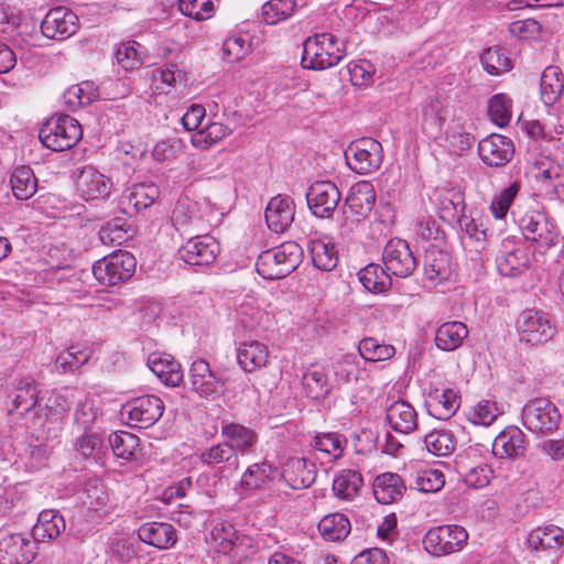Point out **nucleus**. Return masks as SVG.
Masks as SVG:
<instances>
[{
	"label": "nucleus",
	"instance_id": "f257e3e1",
	"mask_svg": "<svg viewBox=\"0 0 564 564\" xmlns=\"http://www.w3.org/2000/svg\"><path fill=\"white\" fill-rule=\"evenodd\" d=\"M303 258V249L295 241H285L262 251L256 262L257 272L265 280L283 279L293 272Z\"/></svg>",
	"mask_w": 564,
	"mask_h": 564
},
{
	"label": "nucleus",
	"instance_id": "f03ea898",
	"mask_svg": "<svg viewBox=\"0 0 564 564\" xmlns=\"http://www.w3.org/2000/svg\"><path fill=\"white\" fill-rule=\"evenodd\" d=\"M346 55L344 42L332 33H318L304 42L302 65L323 70L336 66Z\"/></svg>",
	"mask_w": 564,
	"mask_h": 564
},
{
	"label": "nucleus",
	"instance_id": "7ed1b4c3",
	"mask_svg": "<svg viewBox=\"0 0 564 564\" xmlns=\"http://www.w3.org/2000/svg\"><path fill=\"white\" fill-rule=\"evenodd\" d=\"M83 135L82 127L68 115L51 117L40 129L41 143L53 151L59 152L73 148Z\"/></svg>",
	"mask_w": 564,
	"mask_h": 564
},
{
	"label": "nucleus",
	"instance_id": "20e7f679",
	"mask_svg": "<svg viewBox=\"0 0 564 564\" xmlns=\"http://www.w3.org/2000/svg\"><path fill=\"white\" fill-rule=\"evenodd\" d=\"M468 536L465 528L458 524H443L427 530L422 543L429 554L440 557L462 551Z\"/></svg>",
	"mask_w": 564,
	"mask_h": 564
},
{
	"label": "nucleus",
	"instance_id": "39448f33",
	"mask_svg": "<svg viewBox=\"0 0 564 564\" xmlns=\"http://www.w3.org/2000/svg\"><path fill=\"white\" fill-rule=\"evenodd\" d=\"M519 228L525 240L544 250L555 247L561 236L555 223L546 214L535 210L525 213L519 219Z\"/></svg>",
	"mask_w": 564,
	"mask_h": 564
},
{
	"label": "nucleus",
	"instance_id": "423d86ee",
	"mask_svg": "<svg viewBox=\"0 0 564 564\" xmlns=\"http://www.w3.org/2000/svg\"><path fill=\"white\" fill-rule=\"evenodd\" d=\"M135 271V259L128 251H115L93 265L95 278L104 285H117L130 279Z\"/></svg>",
	"mask_w": 564,
	"mask_h": 564
},
{
	"label": "nucleus",
	"instance_id": "0eeeda50",
	"mask_svg": "<svg viewBox=\"0 0 564 564\" xmlns=\"http://www.w3.org/2000/svg\"><path fill=\"white\" fill-rule=\"evenodd\" d=\"M164 412L163 401L153 394L128 401L120 411L121 419L131 427L148 429L154 425Z\"/></svg>",
	"mask_w": 564,
	"mask_h": 564
},
{
	"label": "nucleus",
	"instance_id": "6e6552de",
	"mask_svg": "<svg viewBox=\"0 0 564 564\" xmlns=\"http://www.w3.org/2000/svg\"><path fill=\"white\" fill-rule=\"evenodd\" d=\"M522 423L532 433L546 434L557 429L561 414L545 398L530 400L522 409Z\"/></svg>",
	"mask_w": 564,
	"mask_h": 564
},
{
	"label": "nucleus",
	"instance_id": "1a4fd4ad",
	"mask_svg": "<svg viewBox=\"0 0 564 564\" xmlns=\"http://www.w3.org/2000/svg\"><path fill=\"white\" fill-rule=\"evenodd\" d=\"M229 377L212 371L209 364L204 359H196L189 368L191 389L200 398L216 400L226 390Z\"/></svg>",
	"mask_w": 564,
	"mask_h": 564
},
{
	"label": "nucleus",
	"instance_id": "9d476101",
	"mask_svg": "<svg viewBox=\"0 0 564 564\" xmlns=\"http://www.w3.org/2000/svg\"><path fill=\"white\" fill-rule=\"evenodd\" d=\"M349 167L358 174L377 171L382 162V145L372 138H362L349 144L345 151Z\"/></svg>",
	"mask_w": 564,
	"mask_h": 564
},
{
	"label": "nucleus",
	"instance_id": "9b49d317",
	"mask_svg": "<svg viewBox=\"0 0 564 564\" xmlns=\"http://www.w3.org/2000/svg\"><path fill=\"white\" fill-rule=\"evenodd\" d=\"M517 328L521 340L534 346L547 343L556 332L549 314L536 310L523 311L517 321Z\"/></svg>",
	"mask_w": 564,
	"mask_h": 564
},
{
	"label": "nucleus",
	"instance_id": "f8f14e48",
	"mask_svg": "<svg viewBox=\"0 0 564 564\" xmlns=\"http://www.w3.org/2000/svg\"><path fill=\"white\" fill-rule=\"evenodd\" d=\"M533 254L522 241L505 239L496 258L499 273L505 276H518L529 270Z\"/></svg>",
	"mask_w": 564,
	"mask_h": 564
},
{
	"label": "nucleus",
	"instance_id": "ddd939ff",
	"mask_svg": "<svg viewBox=\"0 0 564 564\" xmlns=\"http://www.w3.org/2000/svg\"><path fill=\"white\" fill-rule=\"evenodd\" d=\"M382 261L386 269L395 276L408 278L417 267V260L408 241L393 238L383 248Z\"/></svg>",
	"mask_w": 564,
	"mask_h": 564
},
{
	"label": "nucleus",
	"instance_id": "4468645a",
	"mask_svg": "<svg viewBox=\"0 0 564 564\" xmlns=\"http://www.w3.org/2000/svg\"><path fill=\"white\" fill-rule=\"evenodd\" d=\"M37 554L29 533H10L0 539V564H29Z\"/></svg>",
	"mask_w": 564,
	"mask_h": 564
},
{
	"label": "nucleus",
	"instance_id": "2eb2a0df",
	"mask_svg": "<svg viewBox=\"0 0 564 564\" xmlns=\"http://www.w3.org/2000/svg\"><path fill=\"white\" fill-rule=\"evenodd\" d=\"M458 227L460 243L465 249L480 252L487 246L488 228L481 212L470 209L455 223Z\"/></svg>",
	"mask_w": 564,
	"mask_h": 564
},
{
	"label": "nucleus",
	"instance_id": "dca6fc26",
	"mask_svg": "<svg viewBox=\"0 0 564 564\" xmlns=\"http://www.w3.org/2000/svg\"><path fill=\"white\" fill-rule=\"evenodd\" d=\"M219 251V243L214 237L202 235L189 238L178 249V256L188 265H209Z\"/></svg>",
	"mask_w": 564,
	"mask_h": 564
},
{
	"label": "nucleus",
	"instance_id": "f3484780",
	"mask_svg": "<svg viewBox=\"0 0 564 564\" xmlns=\"http://www.w3.org/2000/svg\"><path fill=\"white\" fill-rule=\"evenodd\" d=\"M113 183L110 177L93 165L83 166L76 177V189L85 200L104 199L109 196Z\"/></svg>",
	"mask_w": 564,
	"mask_h": 564
},
{
	"label": "nucleus",
	"instance_id": "a211bd4d",
	"mask_svg": "<svg viewBox=\"0 0 564 564\" xmlns=\"http://www.w3.org/2000/svg\"><path fill=\"white\" fill-rule=\"evenodd\" d=\"M306 199L315 216L330 217L340 202V192L330 181L315 182L308 187Z\"/></svg>",
	"mask_w": 564,
	"mask_h": 564
},
{
	"label": "nucleus",
	"instance_id": "6ab92c4d",
	"mask_svg": "<svg viewBox=\"0 0 564 564\" xmlns=\"http://www.w3.org/2000/svg\"><path fill=\"white\" fill-rule=\"evenodd\" d=\"M199 460L203 465L225 477L239 468V456L225 441L203 449L199 454Z\"/></svg>",
	"mask_w": 564,
	"mask_h": 564
},
{
	"label": "nucleus",
	"instance_id": "aec40b11",
	"mask_svg": "<svg viewBox=\"0 0 564 564\" xmlns=\"http://www.w3.org/2000/svg\"><path fill=\"white\" fill-rule=\"evenodd\" d=\"M478 153L486 165L500 167L511 161L514 147L511 139L492 133L479 141Z\"/></svg>",
	"mask_w": 564,
	"mask_h": 564
},
{
	"label": "nucleus",
	"instance_id": "412c9836",
	"mask_svg": "<svg viewBox=\"0 0 564 564\" xmlns=\"http://www.w3.org/2000/svg\"><path fill=\"white\" fill-rule=\"evenodd\" d=\"M77 15L65 9H51L41 23L42 34L52 40H64L75 34L77 30Z\"/></svg>",
	"mask_w": 564,
	"mask_h": 564
},
{
	"label": "nucleus",
	"instance_id": "4be33fe9",
	"mask_svg": "<svg viewBox=\"0 0 564 564\" xmlns=\"http://www.w3.org/2000/svg\"><path fill=\"white\" fill-rule=\"evenodd\" d=\"M295 204L288 195L272 197L265 208L264 217L270 230L282 234L294 221Z\"/></svg>",
	"mask_w": 564,
	"mask_h": 564
},
{
	"label": "nucleus",
	"instance_id": "5701e85b",
	"mask_svg": "<svg viewBox=\"0 0 564 564\" xmlns=\"http://www.w3.org/2000/svg\"><path fill=\"white\" fill-rule=\"evenodd\" d=\"M425 403L431 415L447 420L459 409L460 397L455 389L431 386Z\"/></svg>",
	"mask_w": 564,
	"mask_h": 564
},
{
	"label": "nucleus",
	"instance_id": "b1692460",
	"mask_svg": "<svg viewBox=\"0 0 564 564\" xmlns=\"http://www.w3.org/2000/svg\"><path fill=\"white\" fill-rule=\"evenodd\" d=\"M160 195L159 187L151 183H139L127 188L119 198V206L127 215L150 207Z\"/></svg>",
	"mask_w": 564,
	"mask_h": 564
},
{
	"label": "nucleus",
	"instance_id": "393cba45",
	"mask_svg": "<svg viewBox=\"0 0 564 564\" xmlns=\"http://www.w3.org/2000/svg\"><path fill=\"white\" fill-rule=\"evenodd\" d=\"M525 453V435L516 427L509 426L501 431L492 443V454L497 458L517 459Z\"/></svg>",
	"mask_w": 564,
	"mask_h": 564
},
{
	"label": "nucleus",
	"instance_id": "a878e982",
	"mask_svg": "<svg viewBox=\"0 0 564 564\" xmlns=\"http://www.w3.org/2000/svg\"><path fill=\"white\" fill-rule=\"evenodd\" d=\"M220 432L225 442L236 451L238 456L254 452L258 435L253 430L238 423L223 421Z\"/></svg>",
	"mask_w": 564,
	"mask_h": 564
},
{
	"label": "nucleus",
	"instance_id": "bb28decb",
	"mask_svg": "<svg viewBox=\"0 0 564 564\" xmlns=\"http://www.w3.org/2000/svg\"><path fill=\"white\" fill-rule=\"evenodd\" d=\"M525 544L532 552L555 553L564 545V530L554 524L538 527L530 531Z\"/></svg>",
	"mask_w": 564,
	"mask_h": 564
},
{
	"label": "nucleus",
	"instance_id": "cd10ccee",
	"mask_svg": "<svg viewBox=\"0 0 564 564\" xmlns=\"http://www.w3.org/2000/svg\"><path fill=\"white\" fill-rule=\"evenodd\" d=\"M282 476L295 490L308 488L315 481L316 467L313 462L304 457H292L285 463Z\"/></svg>",
	"mask_w": 564,
	"mask_h": 564
},
{
	"label": "nucleus",
	"instance_id": "c85d7f7f",
	"mask_svg": "<svg viewBox=\"0 0 564 564\" xmlns=\"http://www.w3.org/2000/svg\"><path fill=\"white\" fill-rule=\"evenodd\" d=\"M148 366L161 382L167 387H177L183 381L181 364L169 354H150Z\"/></svg>",
	"mask_w": 564,
	"mask_h": 564
},
{
	"label": "nucleus",
	"instance_id": "c756f323",
	"mask_svg": "<svg viewBox=\"0 0 564 564\" xmlns=\"http://www.w3.org/2000/svg\"><path fill=\"white\" fill-rule=\"evenodd\" d=\"M139 539L159 550H169L177 542V533L171 523L148 522L138 529Z\"/></svg>",
	"mask_w": 564,
	"mask_h": 564
},
{
	"label": "nucleus",
	"instance_id": "7c9ffc66",
	"mask_svg": "<svg viewBox=\"0 0 564 564\" xmlns=\"http://www.w3.org/2000/svg\"><path fill=\"white\" fill-rule=\"evenodd\" d=\"M66 529L64 517L54 509L43 510L33 527L30 536L36 543L50 542L57 539Z\"/></svg>",
	"mask_w": 564,
	"mask_h": 564
},
{
	"label": "nucleus",
	"instance_id": "2f4dec72",
	"mask_svg": "<svg viewBox=\"0 0 564 564\" xmlns=\"http://www.w3.org/2000/svg\"><path fill=\"white\" fill-rule=\"evenodd\" d=\"M376 203V193L373 186L369 182H359L350 189L346 198L345 214L350 212L356 216V221L366 218L372 210Z\"/></svg>",
	"mask_w": 564,
	"mask_h": 564
},
{
	"label": "nucleus",
	"instance_id": "473e14b6",
	"mask_svg": "<svg viewBox=\"0 0 564 564\" xmlns=\"http://www.w3.org/2000/svg\"><path fill=\"white\" fill-rule=\"evenodd\" d=\"M302 384L307 398L316 400L327 397L332 391L328 369L321 365H311L302 376Z\"/></svg>",
	"mask_w": 564,
	"mask_h": 564
},
{
	"label": "nucleus",
	"instance_id": "72a5a7b5",
	"mask_svg": "<svg viewBox=\"0 0 564 564\" xmlns=\"http://www.w3.org/2000/svg\"><path fill=\"white\" fill-rule=\"evenodd\" d=\"M415 409L404 400L394 401L387 408V421L391 429L401 434H409L417 426Z\"/></svg>",
	"mask_w": 564,
	"mask_h": 564
},
{
	"label": "nucleus",
	"instance_id": "f704fd0d",
	"mask_svg": "<svg viewBox=\"0 0 564 564\" xmlns=\"http://www.w3.org/2000/svg\"><path fill=\"white\" fill-rule=\"evenodd\" d=\"M237 361L246 372H252L268 365L269 350L267 345L258 340L240 343Z\"/></svg>",
	"mask_w": 564,
	"mask_h": 564
},
{
	"label": "nucleus",
	"instance_id": "c9c22d12",
	"mask_svg": "<svg viewBox=\"0 0 564 564\" xmlns=\"http://www.w3.org/2000/svg\"><path fill=\"white\" fill-rule=\"evenodd\" d=\"M373 495L379 503L389 505L400 500L405 491L402 478L394 473L378 475L373 481Z\"/></svg>",
	"mask_w": 564,
	"mask_h": 564
},
{
	"label": "nucleus",
	"instance_id": "e433bc0d",
	"mask_svg": "<svg viewBox=\"0 0 564 564\" xmlns=\"http://www.w3.org/2000/svg\"><path fill=\"white\" fill-rule=\"evenodd\" d=\"M424 274L435 284L447 280L452 274L449 254L436 248V245L427 249L424 259Z\"/></svg>",
	"mask_w": 564,
	"mask_h": 564
},
{
	"label": "nucleus",
	"instance_id": "4c0bfd02",
	"mask_svg": "<svg viewBox=\"0 0 564 564\" xmlns=\"http://www.w3.org/2000/svg\"><path fill=\"white\" fill-rule=\"evenodd\" d=\"M440 218L455 224L466 213L465 196L459 189H446L438 194L436 202Z\"/></svg>",
	"mask_w": 564,
	"mask_h": 564
},
{
	"label": "nucleus",
	"instance_id": "58836bf2",
	"mask_svg": "<svg viewBox=\"0 0 564 564\" xmlns=\"http://www.w3.org/2000/svg\"><path fill=\"white\" fill-rule=\"evenodd\" d=\"M468 334V327L463 322H446L436 330L435 345L441 350L454 351L463 345Z\"/></svg>",
	"mask_w": 564,
	"mask_h": 564
},
{
	"label": "nucleus",
	"instance_id": "ea45409f",
	"mask_svg": "<svg viewBox=\"0 0 564 564\" xmlns=\"http://www.w3.org/2000/svg\"><path fill=\"white\" fill-rule=\"evenodd\" d=\"M564 93V74L558 66H547L541 76L540 94L543 104L553 106Z\"/></svg>",
	"mask_w": 564,
	"mask_h": 564
},
{
	"label": "nucleus",
	"instance_id": "a19ab883",
	"mask_svg": "<svg viewBox=\"0 0 564 564\" xmlns=\"http://www.w3.org/2000/svg\"><path fill=\"white\" fill-rule=\"evenodd\" d=\"M362 486L364 479L358 470L341 469L334 477L333 492L340 500L351 501L358 496Z\"/></svg>",
	"mask_w": 564,
	"mask_h": 564
},
{
	"label": "nucleus",
	"instance_id": "79ce46f5",
	"mask_svg": "<svg viewBox=\"0 0 564 564\" xmlns=\"http://www.w3.org/2000/svg\"><path fill=\"white\" fill-rule=\"evenodd\" d=\"M391 273L378 263H370L358 272L360 283L371 293L380 294L390 290Z\"/></svg>",
	"mask_w": 564,
	"mask_h": 564
},
{
	"label": "nucleus",
	"instance_id": "37998d69",
	"mask_svg": "<svg viewBox=\"0 0 564 564\" xmlns=\"http://www.w3.org/2000/svg\"><path fill=\"white\" fill-rule=\"evenodd\" d=\"M39 390L35 380L28 376L15 379L12 405L21 414L31 411L37 403Z\"/></svg>",
	"mask_w": 564,
	"mask_h": 564
},
{
	"label": "nucleus",
	"instance_id": "c03bdc74",
	"mask_svg": "<svg viewBox=\"0 0 564 564\" xmlns=\"http://www.w3.org/2000/svg\"><path fill=\"white\" fill-rule=\"evenodd\" d=\"M313 264L323 271H332L338 263V251L328 239H316L310 243Z\"/></svg>",
	"mask_w": 564,
	"mask_h": 564
},
{
	"label": "nucleus",
	"instance_id": "a18cd8bd",
	"mask_svg": "<svg viewBox=\"0 0 564 564\" xmlns=\"http://www.w3.org/2000/svg\"><path fill=\"white\" fill-rule=\"evenodd\" d=\"M349 519L339 512L325 516L318 523V531L326 541L338 542L350 533Z\"/></svg>",
	"mask_w": 564,
	"mask_h": 564
},
{
	"label": "nucleus",
	"instance_id": "49530a36",
	"mask_svg": "<svg viewBox=\"0 0 564 564\" xmlns=\"http://www.w3.org/2000/svg\"><path fill=\"white\" fill-rule=\"evenodd\" d=\"M10 183L13 195L21 200L32 197L37 188V181L33 171L25 165L13 171Z\"/></svg>",
	"mask_w": 564,
	"mask_h": 564
},
{
	"label": "nucleus",
	"instance_id": "de8ad7c7",
	"mask_svg": "<svg viewBox=\"0 0 564 564\" xmlns=\"http://www.w3.org/2000/svg\"><path fill=\"white\" fill-rule=\"evenodd\" d=\"M172 221L177 230L187 231L188 228L199 230L202 218L196 204L188 199L178 200L172 213Z\"/></svg>",
	"mask_w": 564,
	"mask_h": 564
},
{
	"label": "nucleus",
	"instance_id": "09e8293b",
	"mask_svg": "<svg viewBox=\"0 0 564 564\" xmlns=\"http://www.w3.org/2000/svg\"><path fill=\"white\" fill-rule=\"evenodd\" d=\"M446 110L440 99H431L421 109V126L426 133L436 134L442 130Z\"/></svg>",
	"mask_w": 564,
	"mask_h": 564
},
{
	"label": "nucleus",
	"instance_id": "8fccbe9b",
	"mask_svg": "<svg viewBox=\"0 0 564 564\" xmlns=\"http://www.w3.org/2000/svg\"><path fill=\"white\" fill-rule=\"evenodd\" d=\"M458 459L459 460H457L456 464L467 486L473 488H484L489 485L494 476V470L488 464H479L477 466L469 467L464 463L463 456H458Z\"/></svg>",
	"mask_w": 564,
	"mask_h": 564
},
{
	"label": "nucleus",
	"instance_id": "3c124183",
	"mask_svg": "<svg viewBox=\"0 0 564 564\" xmlns=\"http://www.w3.org/2000/svg\"><path fill=\"white\" fill-rule=\"evenodd\" d=\"M238 540L239 535L234 525L227 522L216 523L210 532L212 546L218 553L229 554Z\"/></svg>",
	"mask_w": 564,
	"mask_h": 564
},
{
	"label": "nucleus",
	"instance_id": "603ef678",
	"mask_svg": "<svg viewBox=\"0 0 564 564\" xmlns=\"http://www.w3.org/2000/svg\"><path fill=\"white\" fill-rule=\"evenodd\" d=\"M358 351L366 361L378 362L392 358L395 348L392 345L381 344L376 338L367 337L359 341Z\"/></svg>",
	"mask_w": 564,
	"mask_h": 564
},
{
	"label": "nucleus",
	"instance_id": "864d4df0",
	"mask_svg": "<svg viewBox=\"0 0 564 564\" xmlns=\"http://www.w3.org/2000/svg\"><path fill=\"white\" fill-rule=\"evenodd\" d=\"M109 444L117 457L131 460L139 448V438L129 432L120 431L109 435Z\"/></svg>",
	"mask_w": 564,
	"mask_h": 564
},
{
	"label": "nucleus",
	"instance_id": "5fc2aeb1",
	"mask_svg": "<svg viewBox=\"0 0 564 564\" xmlns=\"http://www.w3.org/2000/svg\"><path fill=\"white\" fill-rule=\"evenodd\" d=\"M426 449L435 456H447L455 449L454 435L446 430H433L424 437Z\"/></svg>",
	"mask_w": 564,
	"mask_h": 564
},
{
	"label": "nucleus",
	"instance_id": "6e6d98bb",
	"mask_svg": "<svg viewBox=\"0 0 564 564\" xmlns=\"http://www.w3.org/2000/svg\"><path fill=\"white\" fill-rule=\"evenodd\" d=\"M96 97L97 91L91 82L73 85L64 93L65 104L73 110L89 105Z\"/></svg>",
	"mask_w": 564,
	"mask_h": 564
},
{
	"label": "nucleus",
	"instance_id": "4d7b16f0",
	"mask_svg": "<svg viewBox=\"0 0 564 564\" xmlns=\"http://www.w3.org/2000/svg\"><path fill=\"white\" fill-rule=\"evenodd\" d=\"M100 414V409L96 405L95 400L85 395L77 401L74 422L83 432H87Z\"/></svg>",
	"mask_w": 564,
	"mask_h": 564
},
{
	"label": "nucleus",
	"instance_id": "13d9d810",
	"mask_svg": "<svg viewBox=\"0 0 564 564\" xmlns=\"http://www.w3.org/2000/svg\"><path fill=\"white\" fill-rule=\"evenodd\" d=\"M231 130L221 122H212L192 135L196 148L207 149L229 135Z\"/></svg>",
	"mask_w": 564,
	"mask_h": 564
},
{
	"label": "nucleus",
	"instance_id": "bf43d9fd",
	"mask_svg": "<svg viewBox=\"0 0 564 564\" xmlns=\"http://www.w3.org/2000/svg\"><path fill=\"white\" fill-rule=\"evenodd\" d=\"M296 7V0H270L262 7V15L268 24H276L290 18Z\"/></svg>",
	"mask_w": 564,
	"mask_h": 564
},
{
	"label": "nucleus",
	"instance_id": "052dcab7",
	"mask_svg": "<svg viewBox=\"0 0 564 564\" xmlns=\"http://www.w3.org/2000/svg\"><path fill=\"white\" fill-rule=\"evenodd\" d=\"M142 45L135 41L122 43L116 50V61L126 70L138 68L143 63Z\"/></svg>",
	"mask_w": 564,
	"mask_h": 564
},
{
	"label": "nucleus",
	"instance_id": "680f3d73",
	"mask_svg": "<svg viewBox=\"0 0 564 564\" xmlns=\"http://www.w3.org/2000/svg\"><path fill=\"white\" fill-rule=\"evenodd\" d=\"M511 99L505 94L494 95L488 101V116L499 127H505L511 119Z\"/></svg>",
	"mask_w": 564,
	"mask_h": 564
},
{
	"label": "nucleus",
	"instance_id": "e2e57ef3",
	"mask_svg": "<svg viewBox=\"0 0 564 564\" xmlns=\"http://www.w3.org/2000/svg\"><path fill=\"white\" fill-rule=\"evenodd\" d=\"M272 474V467L269 464H253L243 473L240 486L246 490H254L264 486Z\"/></svg>",
	"mask_w": 564,
	"mask_h": 564
},
{
	"label": "nucleus",
	"instance_id": "0e129e2a",
	"mask_svg": "<svg viewBox=\"0 0 564 564\" xmlns=\"http://www.w3.org/2000/svg\"><path fill=\"white\" fill-rule=\"evenodd\" d=\"M345 443V438L337 433H321L313 437L311 445L336 459L343 456Z\"/></svg>",
	"mask_w": 564,
	"mask_h": 564
},
{
	"label": "nucleus",
	"instance_id": "69168bd1",
	"mask_svg": "<svg viewBox=\"0 0 564 564\" xmlns=\"http://www.w3.org/2000/svg\"><path fill=\"white\" fill-rule=\"evenodd\" d=\"M484 68L490 75H500L511 69V61L501 47H490L481 56Z\"/></svg>",
	"mask_w": 564,
	"mask_h": 564
},
{
	"label": "nucleus",
	"instance_id": "338daca9",
	"mask_svg": "<svg viewBox=\"0 0 564 564\" xmlns=\"http://www.w3.org/2000/svg\"><path fill=\"white\" fill-rule=\"evenodd\" d=\"M88 359L89 354L86 350H82L78 346H70L57 356L55 367L62 372L75 371L85 365Z\"/></svg>",
	"mask_w": 564,
	"mask_h": 564
},
{
	"label": "nucleus",
	"instance_id": "774afa93",
	"mask_svg": "<svg viewBox=\"0 0 564 564\" xmlns=\"http://www.w3.org/2000/svg\"><path fill=\"white\" fill-rule=\"evenodd\" d=\"M499 415L497 403L491 400H481L468 412V420L475 425L489 426Z\"/></svg>",
	"mask_w": 564,
	"mask_h": 564
}]
</instances>
